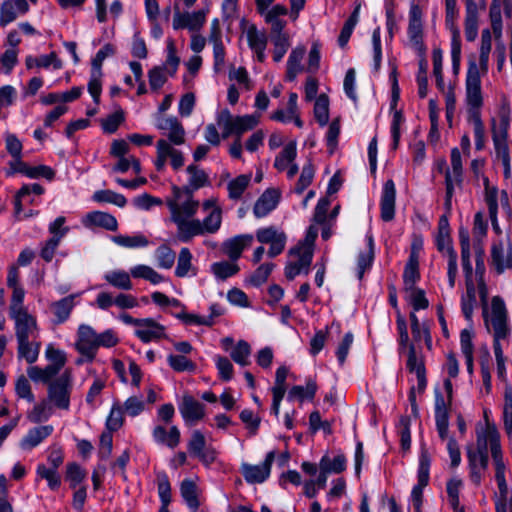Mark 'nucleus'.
I'll list each match as a JSON object with an SVG mask.
<instances>
[{
	"mask_svg": "<svg viewBox=\"0 0 512 512\" xmlns=\"http://www.w3.org/2000/svg\"><path fill=\"white\" fill-rule=\"evenodd\" d=\"M484 321L488 332L493 336V345L509 342L511 328L506 305L501 297H492L490 310H484Z\"/></svg>",
	"mask_w": 512,
	"mask_h": 512,
	"instance_id": "nucleus-1",
	"label": "nucleus"
},
{
	"mask_svg": "<svg viewBox=\"0 0 512 512\" xmlns=\"http://www.w3.org/2000/svg\"><path fill=\"white\" fill-rule=\"evenodd\" d=\"M497 431L495 427L487 425L485 430L477 432V448L472 450L468 448V460L471 470V480L475 484H479L483 472L488 467V446H490V434Z\"/></svg>",
	"mask_w": 512,
	"mask_h": 512,
	"instance_id": "nucleus-2",
	"label": "nucleus"
},
{
	"mask_svg": "<svg viewBox=\"0 0 512 512\" xmlns=\"http://www.w3.org/2000/svg\"><path fill=\"white\" fill-rule=\"evenodd\" d=\"M259 122V115L233 116L228 110H222L217 116V124L222 129L225 139L232 134L241 138V135L252 130Z\"/></svg>",
	"mask_w": 512,
	"mask_h": 512,
	"instance_id": "nucleus-3",
	"label": "nucleus"
},
{
	"mask_svg": "<svg viewBox=\"0 0 512 512\" xmlns=\"http://www.w3.org/2000/svg\"><path fill=\"white\" fill-rule=\"evenodd\" d=\"M173 222L192 218L199 207V202L193 199V193L173 187V198L167 201Z\"/></svg>",
	"mask_w": 512,
	"mask_h": 512,
	"instance_id": "nucleus-4",
	"label": "nucleus"
},
{
	"mask_svg": "<svg viewBox=\"0 0 512 512\" xmlns=\"http://www.w3.org/2000/svg\"><path fill=\"white\" fill-rule=\"evenodd\" d=\"M72 386V372L67 369L58 378L49 383L48 401L53 403L59 409L68 410L70 406Z\"/></svg>",
	"mask_w": 512,
	"mask_h": 512,
	"instance_id": "nucleus-5",
	"label": "nucleus"
},
{
	"mask_svg": "<svg viewBox=\"0 0 512 512\" xmlns=\"http://www.w3.org/2000/svg\"><path fill=\"white\" fill-rule=\"evenodd\" d=\"M436 242L438 250L446 253L448 257V281L450 287H454L457 275V254L451 247L449 222L446 216H442L439 220Z\"/></svg>",
	"mask_w": 512,
	"mask_h": 512,
	"instance_id": "nucleus-6",
	"label": "nucleus"
},
{
	"mask_svg": "<svg viewBox=\"0 0 512 512\" xmlns=\"http://www.w3.org/2000/svg\"><path fill=\"white\" fill-rule=\"evenodd\" d=\"M176 145L169 143L166 139H159L156 143L155 167L158 171L165 168L169 160L173 169L178 170L184 165L183 153L175 148Z\"/></svg>",
	"mask_w": 512,
	"mask_h": 512,
	"instance_id": "nucleus-7",
	"label": "nucleus"
},
{
	"mask_svg": "<svg viewBox=\"0 0 512 512\" xmlns=\"http://www.w3.org/2000/svg\"><path fill=\"white\" fill-rule=\"evenodd\" d=\"M97 339L98 333L90 325L81 324L78 327L75 349L89 362H92L96 357Z\"/></svg>",
	"mask_w": 512,
	"mask_h": 512,
	"instance_id": "nucleus-8",
	"label": "nucleus"
},
{
	"mask_svg": "<svg viewBox=\"0 0 512 512\" xmlns=\"http://www.w3.org/2000/svg\"><path fill=\"white\" fill-rule=\"evenodd\" d=\"M312 252L309 248L301 250L294 247L290 250V260L285 267V276L289 280H293L300 274H308L312 262Z\"/></svg>",
	"mask_w": 512,
	"mask_h": 512,
	"instance_id": "nucleus-9",
	"label": "nucleus"
},
{
	"mask_svg": "<svg viewBox=\"0 0 512 512\" xmlns=\"http://www.w3.org/2000/svg\"><path fill=\"white\" fill-rule=\"evenodd\" d=\"M408 36L411 46L423 56L426 49L423 43L422 10L417 4H412L409 10Z\"/></svg>",
	"mask_w": 512,
	"mask_h": 512,
	"instance_id": "nucleus-10",
	"label": "nucleus"
},
{
	"mask_svg": "<svg viewBox=\"0 0 512 512\" xmlns=\"http://www.w3.org/2000/svg\"><path fill=\"white\" fill-rule=\"evenodd\" d=\"M275 459V452H269L263 463L259 465H252L242 463L240 471L247 483L256 484L263 483L270 475L271 466Z\"/></svg>",
	"mask_w": 512,
	"mask_h": 512,
	"instance_id": "nucleus-11",
	"label": "nucleus"
},
{
	"mask_svg": "<svg viewBox=\"0 0 512 512\" xmlns=\"http://www.w3.org/2000/svg\"><path fill=\"white\" fill-rule=\"evenodd\" d=\"M430 455L423 449L419 460L418 484L413 488L411 496L414 505V512H422V493L429 481Z\"/></svg>",
	"mask_w": 512,
	"mask_h": 512,
	"instance_id": "nucleus-12",
	"label": "nucleus"
},
{
	"mask_svg": "<svg viewBox=\"0 0 512 512\" xmlns=\"http://www.w3.org/2000/svg\"><path fill=\"white\" fill-rule=\"evenodd\" d=\"M492 136L495 146L496 157L503 166L505 178H509L511 176V167L509 147L506 139V124L503 123V127L497 129L495 126V121H493Z\"/></svg>",
	"mask_w": 512,
	"mask_h": 512,
	"instance_id": "nucleus-13",
	"label": "nucleus"
},
{
	"mask_svg": "<svg viewBox=\"0 0 512 512\" xmlns=\"http://www.w3.org/2000/svg\"><path fill=\"white\" fill-rule=\"evenodd\" d=\"M256 238L260 243L270 245L268 255L272 258L279 255L285 248V233L273 226L259 229L256 232Z\"/></svg>",
	"mask_w": 512,
	"mask_h": 512,
	"instance_id": "nucleus-14",
	"label": "nucleus"
},
{
	"mask_svg": "<svg viewBox=\"0 0 512 512\" xmlns=\"http://www.w3.org/2000/svg\"><path fill=\"white\" fill-rule=\"evenodd\" d=\"M188 450L192 456L198 458L205 465H210L216 459V451L207 446L205 436L199 430L193 431L188 443Z\"/></svg>",
	"mask_w": 512,
	"mask_h": 512,
	"instance_id": "nucleus-15",
	"label": "nucleus"
},
{
	"mask_svg": "<svg viewBox=\"0 0 512 512\" xmlns=\"http://www.w3.org/2000/svg\"><path fill=\"white\" fill-rule=\"evenodd\" d=\"M467 103L473 108L482 105L480 71L475 62H470L466 78Z\"/></svg>",
	"mask_w": 512,
	"mask_h": 512,
	"instance_id": "nucleus-16",
	"label": "nucleus"
},
{
	"mask_svg": "<svg viewBox=\"0 0 512 512\" xmlns=\"http://www.w3.org/2000/svg\"><path fill=\"white\" fill-rule=\"evenodd\" d=\"M491 264L498 273L512 268V249L508 239L500 240L492 245Z\"/></svg>",
	"mask_w": 512,
	"mask_h": 512,
	"instance_id": "nucleus-17",
	"label": "nucleus"
},
{
	"mask_svg": "<svg viewBox=\"0 0 512 512\" xmlns=\"http://www.w3.org/2000/svg\"><path fill=\"white\" fill-rule=\"evenodd\" d=\"M297 156L296 142L286 144L283 150L276 156L274 167L278 171H287V177L292 179L298 173V165L295 163Z\"/></svg>",
	"mask_w": 512,
	"mask_h": 512,
	"instance_id": "nucleus-18",
	"label": "nucleus"
},
{
	"mask_svg": "<svg viewBox=\"0 0 512 512\" xmlns=\"http://www.w3.org/2000/svg\"><path fill=\"white\" fill-rule=\"evenodd\" d=\"M157 128L163 131V135L169 143L182 145L185 142V129L175 117H162L157 122Z\"/></svg>",
	"mask_w": 512,
	"mask_h": 512,
	"instance_id": "nucleus-19",
	"label": "nucleus"
},
{
	"mask_svg": "<svg viewBox=\"0 0 512 512\" xmlns=\"http://www.w3.org/2000/svg\"><path fill=\"white\" fill-rule=\"evenodd\" d=\"M15 321L17 340L35 339L38 335L36 319L28 312H19L11 315Z\"/></svg>",
	"mask_w": 512,
	"mask_h": 512,
	"instance_id": "nucleus-20",
	"label": "nucleus"
},
{
	"mask_svg": "<svg viewBox=\"0 0 512 512\" xmlns=\"http://www.w3.org/2000/svg\"><path fill=\"white\" fill-rule=\"evenodd\" d=\"M205 12L194 11V12H180L176 9L173 17V28L174 29H189L190 31L199 30L205 23Z\"/></svg>",
	"mask_w": 512,
	"mask_h": 512,
	"instance_id": "nucleus-21",
	"label": "nucleus"
},
{
	"mask_svg": "<svg viewBox=\"0 0 512 512\" xmlns=\"http://www.w3.org/2000/svg\"><path fill=\"white\" fill-rule=\"evenodd\" d=\"M251 234H242L229 238L222 244V252L232 261L237 262L244 249L250 247L253 243Z\"/></svg>",
	"mask_w": 512,
	"mask_h": 512,
	"instance_id": "nucleus-22",
	"label": "nucleus"
},
{
	"mask_svg": "<svg viewBox=\"0 0 512 512\" xmlns=\"http://www.w3.org/2000/svg\"><path fill=\"white\" fill-rule=\"evenodd\" d=\"M451 167L452 171H447L446 180V205L450 206L451 197L453 193L454 184H458L461 181L462 175V161L461 154L458 148H453L451 151Z\"/></svg>",
	"mask_w": 512,
	"mask_h": 512,
	"instance_id": "nucleus-23",
	"label": "nucleus"
},
{
	"mask_svg": "<svg viewBox=\"0 0 512 512\" xmlns=\"http://www.w3.org/2000/svg\"><path fill=\"white\" fill-rule=\"evenodd\" d=\"M396 189L393 180L389 179L384 183L381 196V219L389 222L395 215Z\"/></svg>",
	"mask_w": 512,
	"mask_h": 512,
	"instance_id": "nucleus-24",
	"label": "nucleus"
},
{
	"mask_svg": "<svg viewBox=\"0 0 512 512\" xmlns=\"http://www.w3.org/2000/svg\"><path fill=\"white\" fill-rule=\"evenodd\" d=\"M246 38L249 47L257 56L259 62H264L265 49L267 46V35L264 31L258 30L254 25H251L246 30Z\"/></svg>",
	"mask_w": 512,
	"mask_h": 512,
	"instance_id": "nucleus-25",
	"label": "nucleus"
},
{
	"mask_svg": "<svg viewBox=\"0 0 512 512\" xmlns=\"http://www.w3.org/2000/svg\"><path fill=\"white\" fill-rule=\"evenodd\" d=\"M204 405L192 396L185 395L179 407L180 413L187 423H195L205 415Z\"/></svg>",
	"mask_w": 512,
	"mask_h": 512,
	"instance_id": "nucleus-26",
	"label": "nucleus"
},
{
	"mask_svg": "<svg viewBox=\"0 0 512 512\" xmlns=\"http://www.w3.org/2000/svg\"><path fill=\"white\" fill-rule=\"evenodd\" d=\"M280 192L276 189H267L256 201L253 213L257 218L266 216L274 210L279 202Z\"/></svg>",
	"mask_w": 512,
	"mask_h": 512,
	"instance_id": "nucleus-27",
	"label": "nucleus"
},
{
	"mask_svg": "<svg viewBox=\"0 0 512 512\" xmlns=\"http://www.w3.org/2000/svg\"><path fill=\"white\" fill-rule=\"evenodd\" d=\"M165 328L153 319L147 318L141 321L140 327L136 329L135 334L143 342L147 343L160 339L165 336Z\"/></svg>",
	"mask_w": 512,
	"mask_h": 512,
	"instance_id": "nucleus-28",
	"label": "nucleus"
},
{
	"mask_svg": "<svg viewBox=\"0 0 512 512\" xmlns=\"http://www.w3.org/2000/svg\"><path fill=\"white\" fill-rule=\"evenodd\" d=\"M407 368L410 372H414L418 380V389L423 391L426 387L424 360L418 355L413 344L409 345V353L407 360Z\"/></svg>",
	"mask_w": 512,
	"mask_h": 512,
	"instance_id": "nucleus-29",
	"label": "nucleus"
},
{
	"mask_svg": "<svg viewBox=\"0 0 512 512\" xmlns=\"http://www.w3.org/2000/svg\"><path fill=\"white\" fill-rule=\"evenodd\" d=\"M490 451L495 464V478L497 483L505 481V464L502 459V451L499 442V433L492 431L490 434Z\"/></svg>",
	"mask_w": 512,
	"mask_h": 512,
	"instance_id": "nucleus-30",
	"label": "nucleus"
},
{
	"mask_svg": "<svg viewBox=\"0 0 512 512\" xmlns=\"http://www.w3.org/2000/svg\"><path fill=\"white\" fill-rule=\"evenodd\" d=\"M83 224L86 227L98 226L105 228L109 231H115L118 227L117 220L114 216H112L109 213L101 211H94L88 213L83 219Z\"/></svg>",
	"mask_w": 512,
	"mask_h": 512,
	"instance_id": "nucleus-31",
	"label": "nucleus"
},
{
	"mask_svg": "<svg viewBox=\"0 0 512 512\" xmlns=\"http://www.w3.org/2000/svg\"><path fill=\"white\" fill-rule=\"evenodd\" d=\"M177 225L178 238L183 242L190 241L194 236L203 235L201 222L196 219H183L174 222Z\"/></svg>",
	"mask_w": 512,
	"mask_h": 512,
	"instance_id": "nucleus-32",
	"label": "nucleus"
},
{
	"mask_svg": "<svg viewBox=\"0 0 512 512\" xmlns=\"http://www.w3.org/2000/svg\"><path fill=\"white\" fill-rule=\"evenodd\" d=\"M186 171L189 175L188 184L187 186L180 188L181 190L193 193L194 191L209 184L208 174L197 165H189Z\"/></svg>",
	"mask_w": 512,
	"mask_h": 512,
	"instance_id": "nucleus-33",
	"label": "nucleus"
},
{
	"mask_svg": "<svg viewBox=\"0 0 512 512\" xmlns=\"http://www.w3.org/2000/svg\"><path fill=\"white\" fill-rule=\"evenodd\" d=\"M478 34V8L474 0L466 2L465 36L468 41H474Z\"/></svg>",
	"mask_w": 512,
	"mask_h": 512,
	"instance_id": "nucleus-34",
	"label": "nucleus"
},
{
	"mask_svg": "<svg viewBox=\"0 0 512 512\" xmlns=\"http://www.w3.org/2000/svg\"><path fill=\"white\" fill-rule=\"evenodd\" d=\"M53 432V426H38L28 431L22 439L20 445L23 449L28 450L39 445L45 438Z\"/></svg>",
	"mask_w": 512,
	"mask_h": 512,
	"instance_id": "nucleus-35",
	"label": "nucleus"
},
{
	"mask_svg": "<svg viewBox=\"0 0 512 512\" xmlns=\"http://www.w3.org/2000/svg\"><path fill=\"white\" fill-rule=\"evenodd\" d=\"M79 294H71L51 304V310L56 317L57 323L65 322L75 306V299Z\"/></svg>",
	"mask_w": 512,
	"mask_h": 512,
	"instance_id": "nucleus-36",
	"label": "nucleus"
},
{
	"mask_svg": "<svg viewBox=\"0 0 512 512\" xmlns=\"http://www.w3.org/2000/svg\"><path fill=\"white\" fill-rule=\"evenodd\" d=\"M466 291L462 296V311L467 319H470L476 306V286L473 276L465 277Z\"/></svg>",
	"mask_w": 512,
	"mask_h": 512,
	"instance_id": "nucleus-37",
	"label": "nucleus"
},
{
	"mask_svg": "<svg viewBox=\"0 0 512 512\" xmlns=\"http://www.w3.org/2000/svg\"><path fill=\"white\" fill-rule=\"evenodd\" d=\"M131 277L130 272L120 269L111 270L104 275V279L112 287L126 291L133 288Z\"/></svg>",
	"mask_w": 512,
	"mask_h": 512,
	"instance_id": "nucleus-38",
	"label": "nucleus"
},
{
	"mask_svg": "<svg viewBox=\"0 0 512 512\" xmlns=\"http://www.w3.org/2000/svg\"><path fill=\"white\" fill-rule=\"evenodd\" d=\"M306 50L303 46L296 47L293 49L288 57L286 79L293 81L296 76L303 70L301 64Z\"/></svg>",
	"mask_w": 512,
	"mask_h": 512,
	"instance_id": "nucleus-39",
	"label": "nucleus"
},
{
	"mask_svg": "<svg viewBox=\"0 0 512 512\" xmlns=\"http://www.w3.org/2000/svg\"><path fill=\"white\" fill-rule=\"evenodd\" d=\"M153 436L158 443L166 444L170 448H175L180 442V431L176 426H172L169 432L162 426H156L153 430Z\"/></svg>",
	"mask_w": 512,
	"mask_h": 512,
	"instance_id": "nucleus-40",
	"label": "nucleus"
},
{
	"mask_svg": "<svg viewBox=\"0 0 512 512\" xmlns=\"http://www.w3.org/2000/svg\"><path fill=\"white\" fill-rule=\"evenodd\" d=\"M18 357L25 359L27 363L32 364L37 361L40 352V343L33 339L17 340Z\"/></svg>",
	"mask_w": 512,
	"mask_h": 512,
	"instance_id": "nucleus-41",
	"label": "nucleus"
},
{
	"mask_svg": "<svg viewBox=\"0 0 512 512\" xmlns=\"http://www.w3.org/2000/svg\"><path fill=\"white\" fill-rule=\"evenodd\" d=\"M240 270L237 262L232 260H222L211 265V271L218 280H226L236 275Z\"/></svg>",
	"mask_w": 512,
	"mask_h": 512,
	"instance_id": "nucleus-42",
	"label": "nucleus"
},
{
	"mask_svg": "<svg viewBox=\"0 0 512 512\" xmlns=\"http://www.w3.org/2000/svg\"><path fill=\"white\" fill-rule=\"evenodd\" d=\"M131 276L137 279H144L153 285L164 281V276L159 274L154 268L148 265L140 264L130 269Z\"/></svg>",
	"mask_w": 512,
	"mask_h": 512,
	"instance_id": "nucleus-43",
	"label": "nucleus"
},
{
	"mask_svg": "<svg viewBox=\"0 0 512 512\" xmlns=\"http://www.w3.org/2000/svg\"><path fill=\"white\" fill-rule=\"evenodd\" d=\"M180 491L183 499L186 501L187 505L193 509L197 510L200 503L198 500V487L196 483L192 480L186 479L182 481L180 486Z\"/></svg>",
	"mask_w": 512,
	"mask_h": 512,
	"instance_id": "nucleus-44",
	"label": "nucleus"
},
{
	"mask_svg": "<svg viewBox=\"0 0 512 512\" xmlns=\"http://www.w3.org/2000/svg\"><path fill=\"white\" fill-rule=\"evenodd\" d=\"M25 65L28 69H32L34 67L47 68L50 65H53L55 69H60L62 67V62L57 58L55 53H51L40 57L27 56L25 59Z\"/></svg>",
	"mask_w": 512,
	"mask_h": 512,
	"instance_id": "nucleus-45",
	"label": "nucleus"
},
{
	"mask_svg": "<svg viewBox=\"0 0 512 512\" xmlns=\"http://www.w3.org/2000/svg\"><path fill=\"white\" fill-rule=\"evenodd\" d=\"M492 47V35L490 30L485 29L481 35V47L479 56V65L483 73L488 70L489 54Z\"/></svg>",
	"mask_w": 512,
	"mask_h": 512,
	"instance_id": "nucleus-46",
	"label": "nucleus"
},
{
	"mask_svg": "<svg viewBox=\"0 0 512 512\" xmlns=\"http://www.w3.org/2000/svg\"><path fill=\"white\" fill-rule=\"evenodd\" d=\"M52 415V407L48 400H43L36 404L33 409L27 414V418L32 423H40L46 421Z\"/></svg>",
	"mask_w": 512,
	"mask_h": 512,
	"instance_id": "nucleus-47",
	"label": "nucleus"
},
{
	"mask_svg": "<svg viewBox=\"0 0 512 512\" xmlns=\"http://www.w3.org/2000/svg\"><path fill=\"white\" fill-rule=\"evenodd\" d=\"M221 223L222 210L220 207H214L203 222H201L203 233H215L219 230Z\"/></svg>",
	"mask_w": 512,
	"mask_h": 512,
	"instance_id": "nucleus-48",
	"label": "nucleus"
},
{
	"mask_svg": "<svg viewBox=\"0 0 512 512\" xmlns=\"http://www.w3.org/2000/svg\"><path fill=\"white\" fill-rule=\"evenodd\" d=\"M360 8H361V4L359 3L356 5V7H355L353 13L351 14V16L349 17V19L345 22V24L341 30V33L339 35V38H338V43H339L340 47H344L348 43L349 38L352 34V31L358 22Z\"/></svg>",
	"mask_w": 512,
	"mask_h": 512,
	"instance_id": "nucleus-49",
	"label": "nucleus"
},
{
	"mask_svg": "<svg viewBox=\"0 0 512 512\" xmlns=\"http://www.w3.org/2000/svg\"><path fill=\"white\" fill-rule=\"evenodd\" d=\"M319 468L328 473H341L346 468V458L344 455H337L334 459L328 456L322 457Z\"/></svg>",
	"mask_w": 512,
	"mask_h": 512,
	"instance_id": "nucleus-50",
	"label": "nucleus"
},
{
	"mask_svg": "<svg viewBox=\"0 0 512 512\" xmlns=\"http://www.w3.org/2000/svg\"><path fill=\"white\" fill-rule=\"evenodd\" d=\"M410 321L414 340L420 341L422 338H424L426 345L428 346V348H430L432 340L427 325L420 324L415 313L410 314Z\"/></svg>",
	"mask_w": 512,
	"mask_h": 512,
	"instance_id": "nucleus-51",
	"label": "nucleus"
},
{
	"mask_svg": "<svg viewBox=\"0 0 512 512\" xmlns=\"http://www.w3.org/2000/svg\"><path fill=\"white\" fill-rule=\"evenodd\" d=\"M404 290L416 287V281L419 278L418 260L414 255H411L404 271Z\"/></svg>",
	"mask_w": 512,
	"mask_h": 512,
	"instance_id": "nucleus-52",
	"label": "nucleus"
},
{
	"mask_svg": "<svg viewBox=\"0 0 512 512\" xmlns=\"http://www.w3.org/2000/svg\"><path fill=\"white\" fill-rule=\"evenodd\" d=\"M93 199L97 202H106L118 207H124L127 203L126 198L119 193L111 190H100L93 194Z\"/></svg>",
	"mask_w": 512,
	"mask_h": 512,
	"instance_id": "nucleus-53",
	"label": "nucleus"
},
{
	"mask_svg": "<svg viewBox=\"0 0 512 512\" xmlns=\"http://www.w3.org/2000/svg\"><path fill=\"white\" fill-rule=\"evenodd\" d=\"M314 115L320 125H325L329 119V99L321 94L317 97L314 106Z\"/></svg>",
	"mask_w": 512,
	"mask_h": 512,
	"instance_id": "nucleus-54",
	"label": "nucleus"
},
{
	"mask_svg": "<svg viewBox=\"0 0 512 512\" xmlns=\"http://www.w3.org/2000/svg\"><path fill=\"white\" fill-rule=\"evenodd\" d=\"M317 385L314 381H308L306 386H293L289 391L288 398L303 401L305 398L312 399L315 396Z\"/></svg>",
	"mask_w": 512,
	"mask_h": 512,
	"instance_id": "nucleus-55",
	"label": "nucleus"
},
{
	"mask_svg": "<svg viewBox=\"0 0 512 512\" xmlns=\"http://www.w3.org/2000/svg\"><path fill=\"white\" fill-rule=\"evenodd\" d=\"M113 242L119 246L127 248L145 247L148 245V239L141 234L133 236L117 235L112 238Z\"/></svg>",
	"mask_w": 512,
	"mask_h": 512,
	"instance_id": "nucleus-56",
	"label": "nucleus"
},
{
	"mask_svg": "<svg viewBox=\"0 0 512 512\" xmlns=\"http://www.w3.org/2000/svg\"><path fill=\"white\" fill-rule=\"evenodd\" d=\"M250 354V345L246 341L240 340L231 351L230 356L239 365L247 366L249 364Z\"/></svg>",
	"mask_w": 512,
	"mask_h": 512,
	"instance_id": "nucleus-57",
	"label": "nucleus"
},
{
	"mask_svg": "<svg viewBox=\"0 0 512 512\" xmlns=\"http://www.w3.org/2000/svg\"><path fill=\"white\" fill-rule=\"evenodd\" d=\"M407 300L413 306L414 310L426 309L429 301L425 296V292L417 287L405 290Z\"/></svg>",
	"mask_w": 512,
	"mask_h": 512,
	"instance_id": "nucleus-58",
	"label": "nucleus"
},
{
	"mask_svg": "<svg viewBox=\"0 0 512 512\" xmlns=\"http://www.w3.org/2000/svg\"><path fill=\"white\" fill-rule=\"evenodd\" d=\"M452 40H451V58L453 70L455 73L458 72L460 66L461 57V42H460V31L457 27L452 25L451 27Z\"/></svg>",
	"mask_w": 512,
	"mask_h": 512,
	"instance_id": "nucleus-59",
	"label": "nucleus"
},
{
	"mask_svg": "<svg viewBox=\"0 0 512 512\" xmlns=\"http://www.w3.org/2000/svg\"><path fill=\"white\" fill-rule=\"evenodd\" d=\"M250 182L249 175H240L231 180L228 184L229 197L239 199Z\"/></svg>",
	"mask_w": 512,
	"mask_h": 512,
	"instance_id": "nucleus-60",
	"label": "nucleus"
},
{
	"mask_svg": "<svg viewBox=\"0 0 512 512\" xmlns=\"http://www.w3.org/2000/svg\"><path fill=\"white\" fill-rule=\"evenodd\" d=\"M192 267V254L188 248H182L178 255L175 274L178 277L187 276Z\"/></svg>",
	"mask_w": 512,
	"mask_h": 512,
	"instance_id": "nucleus-61",
	"label": "nucleus"
},
{
	"mask_svg": "<svg viewBox=\"0 0 512 512\" xmlns=\"http://www.w3.org/2000/svg\"><path fill=\"white\" fill-rule=\"evenodd\" d=\"M156 258L159 267L170 269L174 265L176 254L167 245H161L156 250Z\"/></svg>",
	"mask_w": 512,
	"mask_h": 512,
	"instance_id": "nucleus-62",
	"label": "nucleus"
},
{
	"mask_svg": "<svg viewBox=\"0 0 512 512\" xmlns=\"http://www.w3.org/2000/svg\"><path fill=\"white\" fill-rule=\"evenodd\" d=\"M315 169L311 162L305 164L301 170L300 177L295 186V192L301 194L312 183Z\"/></svg>",
	"mask_w": 512,
	"mask_h": 512,
	"instance_id": "nucleus-63",
	"label": "nucleus"
},
{
	"mask_svg": "<svg viewBox=\"0 0 512 512\" xmlns=\"http://www.w3.org/2000/svg\"><path fill=\"white\" fill-rule=\"evenodd\" d=\"M167 360L172 369L177 372H193L196 369V365L187 357L182 355H169Z\"/></svg>",
	"mask_w": 512,
	"mask_h": 512,
	"instance_id": "nucleus-64",
	"label": "nucleus"
}]
</instances>
